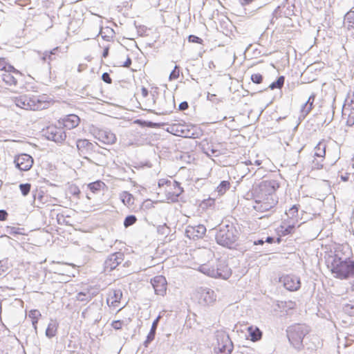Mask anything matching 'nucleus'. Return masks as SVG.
<instances>
[{
    "mask_svg": "<svg viewBox=\"0 0 354 354\" xmlns=\"http://www.w3.org/2000/svg\"><path fill=\"white\" fill-rule=\"evenodd\" d=\"M277 201L275 199L262 200V201H256L254 208L257 211L261 212H267L275 206Z\"/></svg>",
    "mask_w": 354,
    "mask_h": 354,
    "instance_id": "20",
    "label": "nucleus"
},
{
    "mask_svg": "<svg viewBox=\"0 0 354 354\" xmlns=\"http://www.w3.org/2000/svg\"><path fill=\"white\" fill-rule=\"evenodd\" d=\"M122 202L127 206H131L134 203V197L128 192H123L120 194Z\"/></svg>",
    "mask_w": 354,
    "mask_h": 354,
    "instance_id": "28",
    "label": "nucleus"
},
{
    "mask_svg": "<svg viewBox=\"0 0 354 354\" xmlns=\"http://www.w3.org/2000/svg\"><path fill=\"white\" fill-rule=\"evenodd\" d=\"M30 110H39L46 108V102L37 95H30Z\"/></svg>",
    "mask_w": 354,
    "mask_h": 354,
    "instance_id": "24",
    "label": "nucleus"
},
{
    "mask_svg": "<svg viewBox=\"0 0 354 354\" xmlns=\"http://www.w3.org/2000/svg\"><path fill=\"white\" fill-rule=\"evenodd\" d=\"M69 192L73 196H78L80 194V190L77 186L72 185L69 188Z\"/></svg>",
    "mask_w": 354,
    "mask_h": 354,
    "instance_id": "49",
    "label": "nucleus"
},
{
    "mask_svg": "<svg viewBox=\"0 0 354 354\" xmlns=\"http://www.w3.org/2000/svg\"><path fill=\"white\" fill-rule=\"evenodd\" d=\"M95 138L106 145H112L116 140L115 135L109 129L97 130L95 133Z\"/></svg>",
    "mask_w": 354,
    "mask_h": 354,
    "instance_id": "16",
    "label": "nucleus"
},
{
    "mask_svg": "<svg viewBox=\"0 0 354 354\" xmlns=\"http://www.w3.org/2000/svg\"><path fill=\"white\" fill-rule=\"evenodd\" d=\"M8 217V213L4 209H0V221H6Z\"/></svg>",
    "mask_w": 354,
    "mask_h": 354,
    "instance_id": "55",
    "label": "nucleus"
},
{
    "mask_svg": "<svg viewBox=\"0 0 354 354\" xmlns=\"http://www.w3.org/2000/svg\"><path fill=\"white\" fill-rule=\"evenodd\" d=\"M171 182H172V180L162 178L158 180V186L160 187H164L165 185L166 186L165 189H169V187L171 185Z\"/></svg>",
    "mask_w": 354,
    "mask_h": 354,
    "instance_id": "47",
    "label": "nucleus"
},
{
    "mask_svg": "<svg viewBox=\"0 0 354 354\" xmlns=\"http://www.w3.org/2000/svg\"><path fill=\"white\" fill-rule=\"evenodd\" d=\"M265 243V241L263 239H259L254 242V245H263Z\"/></svg>",
    "mask_w": 354,
    "mask_h": 354,
    "instance_id": "64",
    "label": "nucleus"
},
{
    "mask_svg": "<svg viewBox=\"0 0 354 354\" xmlns=\"http://www.w3.org/2000/svg\"><path fill=\"white\" fill-rule=\"evenodd\" d=\"M251 80L255 84H260L263 81V76L260 73L252 74Z\"/></svg>",
    "mask_w": 354,
    "mask_h": 354,
    "instance_id": "44",
    "label": "nucleus"
},
{
    "mask_svg": "<svg viewBox=\"0 0 354 354\" xmlns=\"http://www.w3.org/2000/svg\"><path fill=\"white\" fill-rule=\"evenodd\" d=\"M326 155V145L319 142L315 147V156L324 158Z\"/></svg>",
    "mask_w": 354,
    "mask_h": 354,
    "instance_id": "31",
    "label": "nucleus"
},
{
    "mask_svg": "<svg viewBox=\"0 0 354 354\" xmlns=\"http://www.w3.org/2000/svg\"><path fill=\"white\" fill-rule=\"evenodd\" d=\"M345 102L352 110H354V88L348 93Z\"/></svg>",
    "mask_w": 354,
    "mask_h": 354,
    "instance_id": "37",
    "label": "nucleus"
},
{
    "mask_svg": "<svg viewBox=\"0 0 354 354\" xmlns=\"http://www.w3.org/2000/svg\"><path fill=\"white\" fill-rule=\"evenodd\" d=\"M43 136L48 140L61 143L65 140L66 138V133L62 127H57L50 125L42 131Z\"/></svg>",
    "mask_w": 354,
    "mask_h": 354,
    "instance_id": "7",
    "label": "nucleus"
},
{
    "mask_svg": "<svg viewBox=\"0 0 354 354\" xmlns=\"http://www.w3.org/2000/svg\"><path fill=\"white\" fill-rule=\"evenodd\" d=\"M346 125L348 127H352L354 125V115L349 114L346 120Z\"/></svg>",
    "mask_w": 354,
    "mask_h": 354,
    "instance_id": "52",
    "label": "nucleus"
},
{
    "mask_svg": "<svg viewBox=\"0 0 354 354\" xmlns=\"http://www.w3.org/2000/svg\"><path fill=\"white\" fill-rule=\"evenodd\" d=\"M26 110H30V95H26Z\"/></svg>",
    "mask_w": 354,
    "mask_h": 354,
    "instance_id": "56",
    "label": "nucleus"
},
{
    "mask_svg": "<svg viewBox=\"0 0 354 354\" xmlns=\"http://www.w3.org/2000/svg\"><path fill=\"white\" fill-rule=\"evenodd\" d=\"M31 185L30 183H22L19 185V189L23 196H27L30 191Z\"/></svg>",
    "mask_w": 354,
    "mask_h": 354,
    "instance_id": "40",
    "label": "nucleus"
},
{
    "mask_svg": "<svg viewBox=\"0 0 354 354\" xmlns=\"http://www.w3.org/2000/svg\"><path fill=\"white\" fill-rule=\"evenodd\" d=\"M331 272L335 277L340 279H346L354 275V261L349 259L342 260L335 256L331 262Z\"/></svg>",
    "mask_w": 354,
    "mask_h": 354,
    "instance_id": "2",
    "label": "nucleus"
},
{
    "mask_svg": "<svg viewBox=\"0 0 354 354\" xmlns=\"http://www.w3.org/2000/svg\"><path fill=\"white\" fill-rule=\"evenodd\" d=\"M274 239L272 236H268L265 241V242H267L268 243H272L274 242Z\"/></svg>",
    "mask_w": 354,
    "mask_h": 354,
    "instance_id": "63",
    "label": "nucleus"
},
{
    "mask_svg": "<svg viewBox=\"0 0 354 354\" xmlns=\"http://www.w3.org/2000/svg\"><path fill=\"white\" fill-rule=\"evenodd\" d=\"M57 329V324L55 321L51 320L50 322L48 324L47 328L46 330V335L48 338H51L56 335Z\"/></svg>",
    "mask_w": 354,
    "mask_h": 354,
    "instance_id": "29",
    "label": "nucleus"
},
{
    "mask_svg": "<svg viewBox=\"0 0 354 354\" xmlns=\"http://www.w3.org/2000/svg\"><path fill=\"white\" fill-rule=\"evenodd\" d=\"M217 344L215 347L216 354H230L233 350V344L228 335L220 333L216 335Z\"/></svg>",
    "mask_w": 354,
    "mask_h": 354,
    "instance_id": "8",
    "label": "nucleus"
},
{
    "mask_svg": "<svg viewBox=\"0 0 354 354\" xmlns=\"http://www.w3.org/2000/svg\"><path fill=\"white\" fill-rule=\"evenodd\" d=\"M284 82L285 77L283 76H280L276 81L273 82L269 85V88L271 90L274 88H281L284 84Z\"/></svg>",
    "mask_w": 354,
    "mask_h": 354,
    "instance_id": "35",
    "label": "nucleus"
},
{
    "mask_svg": "<svg viewBox=\"0 0 354 354\" xmlns=\"http://www.w3.org/2000/svg\"><path fill=\"white\" fill-rule=\"evenodd\" d=\"M250 339L253 342L259 340L262 337V332L257 327L250 326L248 328Z\"/></svg>",
    "mask_w": 354,
    "mask_h": 354,
    "instance_id": "27",
    "label": "nucleus"
},
{
    "mask_svg": "<svg viewBox=\"0 0 354 354\" xmlns=\"http://www.w3.org/2000/svg\"><path fill=\"white\" fill-rule=\"evenodd\" d=\"M122 297L121 290H113L109 292V297L107 298V303L111 302V305L116 306V303H119Z\"/></svg>",
    "mask_w": 354,
    "mask_h": 354,
    "instance_id": "25",
    "label": "nucleus"
},
{
    "mask_svg": "<svg viewBox=\"0 0 354 354\" xmlns=\"http://www.w3.org/2000/svg\"><path fill=\"white\" fill-rule=\"evenodd\" d=\"M206 232V227L203 225L188 226L185 233L189 239H198L202 238Z\"/></svg>",
    "mask_w": 354,
    "mask_h": 354,
    "instance_id": "19",
    "label": "nucleus"
},
{
    "mask_svg": "<svg viewBox=\"0 0 354 354\" xmlns=\"http://www.w3.org/2000/svg\"><path fill=\"white\" fill-rule=\"evenodd\" d=\"M23 229L16 227L8 226L6 228V232L10 234V235H16V234H23V232L21 231Z\"/></svg>",
    "mask_w": 354,
    "mask_h": 354,
    "instance_id": "41",
    "label": "nucleus"
},
{
    "mask_svg": "<svg viewBox=\"0 0 354 354\" xmlns=\"http://www.w3.org/2000/svg\"><path fill=\"white\" fill-rule=\"evenodd\" d=\"M188 41L192 43L202 44L203 39L196 35H191L188 37Z\"/></svg>",
    "mask_w": 354,
    "mask_h": 354,
    "instance_id": "48",
    "label": "nucleus"
},
{
    "mask_svg": "<svg viewBox=\"0 0 354 354\" xmlns=\"http://www.w3.org/2000/svg\"><path fill=\"white\" fill-rule=\"evenodd\" d=\"M2 81L9 86H16L19 80L22 78V73L13 66H8V69L1 75Z\"/></svg>",
    "mask_w": 354,
    "mask_h": 354,
    "instance_id": "9",
    "label": "nucleus"
},
{
    "mask_svg": "<svg viewBox=\"0 0 354 354\" xmlns=\"http://www.w3.org/2000/svg\"><path fill=\"white\" fill-rule=\"evenodd\" d=\"M131 59L129 57H128L126 62L123 64L122 66L129 68L131 66Z\"/></svg>",
    "mask_w": 354,
    "mask_h": 354,
    "instance_id": "57",
    "label": "nucleus"
},
{
    "mask_svg": "<svg viewBox=\"0 0 354 354\" xmlns=\"http://www.w3.org/2000/svg\"><path fill=\"white\" fill-rule=\"evenodd\" d=\"M97 143H92L87 139H78L76 141V147L80 156L86 160L97 148Z\"/></svg>",
    "mask_w": 354,
    "mask_h": 354,
    "instance_id": "11",
    "label": "nucleus"
},
{
    "mask_svg": "<svg viewBox=\"0 0 354 354\" xmlns=\"http://www.w3.org/2000/svg\"><path fill=\"white\" fill-rule=\"evenodd\" d=\"M57 50H58V47H56L50 51L46 50L42 53H39V55H41L40 59L44 62H48L49 70L51 68L50 67V62L55 59V55H56V53Z\"/></svg>",
    "mask_w": 354,
    "mask_h": 354,
    "instance_id": "23",
    "label": "nucleus"
},
{
    "mask_svg": "<svg viewBox=\"0 0 354 354\" xmlns=\"http://www.w3.org/2000/svg\"><path fill=\"white\" fill-rule=\"evenodd\" d=\"M308 328L304 324H295L288 327L287 336L290 343L297 350H301L304 347L303 339L308 333Z\"/></svg>",
    "mask_w": 354,
    "mask_h": 354,
    "instance_id": "6",
    "label": "nucleus"
},
{
    "mask_svg": "<svg viewBox=\"0 0 354 354\" xmlns=\"http://www.w3.org/2000/svg\"><path fill=\"white\" fill-rule=\"evenodd\" d=\"M278 187L279 183L276 180H263L253 189L252 195L256 201L274 199V194Z\"/></svg>",
    "mask_w": 354,
    "mask_h": 354,
    "instance_id": "4",
    "label": "nucleus"
},
{
    "mask_svg": "<svg viewBox=\"0 0 354 354\" xmlns=\"http://www.w3.org/2000/svg\"><path fill=\"white\" fill-rule=\"evenodd\" d=\"M344 24L348 29L354 28V11L350 10L345 15Z\"/></svg>",
    "mask_w": 354,
    "mask_h": 354,
    "instance_id": "30",
    "label": "nucleus"
},
{
    "mask_svg": "<svg viewBox=\"0 0 354 354\" xmlns=\"http://www.w3.org/2000/svg\"><path fill=\"white\" fill-rule=\"evenodd\" d=\"M279 282L289 291H297L301 287L300 278L295 275H283L279 278Z\"/></svg>",
    "mask_w": 354,
    "mask_h": 354,
    "instance_id": "12",
    "label": "nucleus"
},
{
    "mask_svg": "<svg viewBox=\"0 0 354 354\" xmlns=\"http://www.w3.org/2000/svg\"><path fill=\"white\" fill-rule=\"evenodd\" d=\"M26 95H21L18 97H16L15 100V104L21 109L26 110Z\"/></svg>",
    "mask_w": 354,
    "mask_h": 354,
    "instance_id": "39",
    "label": "nucleus"
},
{
    "mask_svg": "<svg viewBox=\"0 0 354 354\" xmlns=\"http://www.w3.org/2000/svg\"><path fill=\"white\" fill-rule=\"evenodd\" d=\"M214 292L209 288H201L198 292V302L203 305H209L216 301Z\"/></svg>",
    "mask_w": 354,
    "mask_h": 354,
    "instance_id": "15",
    "label": "nucleus"
},
{
    "mask_svg": "<svg viewBox=\"0 0 354 354\" xmlns=\"http://www.w3.org/2000/svg\"><path fill=\"white\" fill-rule=\"evenodd\" d=\"M188 107H189V105H188L187 102L184 101V102H182L181 103H180V104L178 106V109L180 111H185L188 109Z\"/></svg>",
    "mask_w": 354,
    "mask_h": 354,
    "instance_id": "54",
    "label": "nucleus"
},
{
    "mask_svg": "<svg viewBox=\"0 0 354 354\" xmlns=\"http://www.w3.org/2000/svg\"><path fill=\"white\" fill-rule=\"evenodd\" d=\"M41 315L38 310H31L28 313V317L32 319H39V317H41Z\"/></svg>",
    "mask_w": 354,
    "mask_h": 354,
    "instance_id": "43",
    "label": "nucleus"
},
{
    "mask_svg": "<svg viewBox=\"0 0 354 354\" xmlns=\"http://www.w3.org/2000/svg\"><path fill=\"white\" fill-rule=\"evenodd\" d=\"M124 260V254L115 252L111 254L104 261V268L105 272H111L115 269Z\"/></svg>",
    "mask_w": 354,
    "mask_h": 354,
    "instance_id": "13",
    "label": "nucleus"
},
{
    "mask_svg": "<svg viewBox=\"0 0 354 354\" xmlns=\"http://www.w3.org/2000/svg\"><path fill=\"white\" fill-rule=\"evenodd\" d=\"M151 283L156 294L164 295L167 290V280L165 277L158 275L151 279Z\"/></svg>",
    "mask_w": 354,
    "mask_h": 354,
    "instance_id": "17",
    "label": "nucleus"
},
{
    "mask_svg": "<svg viewBox=\"0 0 354 354\" xmlns=\"http://www.w3.org/2000/svg\"><path fill=\"white\" fill-rule=\"evenodd\" d=\"M343 310L350 316H354V299L343 304Z\"/></svg>",
    "mask_w": 354,
    "mask_h": 354,
    "instance_id": "33",
    "label": "nucleus"
},
{
    "mask_svg": "<svg viewBox=\"0 0 354 354\" xmlns=\"http://www.w3.org/2000/svg\"><path fill=\"white\" fill-rule=\"evenodd\" d=\"M141 92L144 97H146L149 94L148 90L145 87L142 88Z\"/></svg>",
    "mask_w": 354,
    "mask_h": 354,
    "instance_id": "58",
    "label": "nucleus"
},
{
    "mask_svg": "<svg viewBox=\"0 0 354 354\" xmlns=\"http://www.w3.org/2000/svg\"><path fill=\"white\" fill-rule=\"evenodd\" d=\"M315 99V94L312 93L306 103L302 106L301 112L304 117L307 115L313 109V105Z\"/></svg>",
    "mask_w": 354,
    "mask_h": 354,
    "instance_id": "26",
    "label": "nucleus"
},
{
    "mask_svg": "<svg viewBox=\"0 0 354 354\" xmlns=\"http://www.w3.org/2000/svg\"><path fill=\"white\" fill-rule=\"evenodd\" d=\"M230 187V183L227 180H223L220 183L216 190L220 195L224 194Z\"/></svg>",
    "mask_w": 354,
    "mask_h": 354,
    "instance_id": "34",
    "label": "nucleus"
},
{
    "mask_svg": "<svg viewBox=\"0 0 354 354\" xmlns=\"http://www.w3.org/2000/svg\"><path fill=\"white\" fill-rule=\"evenodd\" d=\"M105 186V184L100 181L97 180L93 183H91L88 185V188L91 190V192L93 194H96L101 190V189Z\"/></svg>",
    "mask_w": 354,
    "mask_h": 354,
    "instance_id": "32",
    "label": "nucleus"
},
{
    "mask_svg": "<svg viewBox=\"0 0 354 354\" xmlns=\"http://www.w3.org/2000/svg\"><path fill=\"white\" fill-rule=\"evenodd\" d=\"M295 228L294 224L288 225L284 230L283 234H291Z\"/></svg>",
    "mask_w": 354,
    "mask_h": 354,
    "instance_id": "53",
    "label": "nucleus"
},
{
    "mask_svg": "<svg viewBox=\"0 0 354 354\" xmlns=\"http://www.w3.org/2000/svg\"><path fill=\"white\" fill-rule=\"evenodd\" d=\"M38 320H39V319L32 320V326H33V328H34L35 331V333H37V323H38Z\"/></svg>",
    "mask_w": 354,
    "mask_h": 354,
    "instance_id": "59",
    "label": "nucleus"
},
{
    "mask_svg": "<svg viewBox=\"0 0 354 354\" xmlns=\"http://www.w3.org/2000/svg\"><path fill=\"white\" fill-rule=\"evenodd\" d=\"M76 298H77V300L80 301H88L91 300V297L90 296V295H87L83 292H80L77 293Z\"/></svg>",
    "mask_w": 354,
    "mask_h": 354,
    "instance_id": "42",
    "label": "nucleus"
},
{
    "mask_svg": "<svg viewBox=\"0 0 354 354\" xmlns=\"http://www.w3.org/2000/svg\"><path fill=\"white\" fill-rule=\"evenodd\" d=\"M215 96H216V95L211 94L210 93L208 92L207 94V100L212 101L213 100V97H214Z\"/></svg>",
    "mask_w": 354,
    "mask_h": 354,
    "instance_id": "62",
    "label": "nucleus"
},
{
    "mask_svg": "<svg viewBox=\"0 0 354 354\" xmlns=\"http://www.w3.org/2000/svg\"><path fill=\"white\" fill-rule=\"evenodd\" d=\"M100 34L102 35V37L106 41H110L111 38H112V36H109L107 35H104L102 31L100 32Z\"/></svg>",
    "mask_w": 354,
    "mask_h": 354,
    "instance_id": "60",
    "label": "nucleus"
},
{
    "mask_svg": "<svg viewBox=\"0 0 354 354\" xmlns=\"http://www.w3.org/2000/svg\"><path fill=\"white\" fill-rule=\"evenodd\" d=\"M137 221V218L134 215L127 216L124 221V226L127 228L133 225Z\"/></svg>",
    "mask_w": 354,
    "mask_h": 354,
    "instance_id": "38",
    "label": "nucleus"
},
{
    "mask_svg": "<svg viewBox=\"0 0 354 354\" xmlns=\"http://www.w3.org/2000/svg\"><path fill=\"white\" fill-rule=\"evenodd\" d=\"M123 322L120 320H115L112 322L111 326L115 330H120L122 327Z\"/></svg>",
    "mask_w": 354,
    "mask_h": 354,
    "instance_id": "50",
    "label": "nucleus"
},
{
    "mask_svg": "<svg viewBox=\"0 0 354 354\" xmlns=\"http://www.w3.org/2000/svg\"><path fill=\"white\" fill-rule=\"evenodd\" d=\"M179 77V69L178 66H175L174 70L171 72L169 75V80H176Z\"/></svg>",
    "mask_w": 354,
    "mask_h": 354,
    "instance_id": "46",
    "label": "nucleus"
},
{
    "mask_svg": "<svg viewBox=\"0 0 354 354\" xmlns=\"http://www.w3.org/2000/svg\"><path fill=\"white\" fill-rule=\"evenodd\" d=\"M160 316L158 315L153 322L150 331L147 336V339L144 342V345L147 347L155 338L156 329L159 323Z\"/></svg>",
    "mask_w": 354,
    "mask_h": 354,
    "instance_id": "22",
    "label": "nucleus"
},
{
    "mask_svg": "<svg viewBox=\"0 0 354 354\" xmlns=\"http://www.w3.org/2000/svg\"><path fill=\"white\" fill-rule=\"evenodd\" d=\"M109 151L106 149H100L99 146L87 157L86 160L92 164L102 166L106 163V156Z\"/></svg>",
    "mask_w": 354,
    "mask_h": 354,
    "instance_id": "10",
    "label": "nucleus"
},
{
    "mask_svg": "<svg viewBox=\"0 0 354 354\" xmlns=\"http://www.w3.org/2000/svg\"><path fill=\"white\" fill-rule=\"evenodd\" d=\"M299 207L297 205H292L288 211L286 212L287 216L290 218H297Z\"/></svg>",
    "mask_w": 354,
    "mask_h": 354,
    "instance_id": "36",
    "label": "nucleus"
},
{
    "mask_svg": "<svg viewBox=\"0 0 354 354\" xmlns=\"http://www.w3.org/2000/svg\"><path fill=\"white\" fill-rule=\"evenodd\" d=\"M80 123V118L75 114H70L66 115L62 119V122L59 124L63 126V128L71 129L76 127Z\"/></svg>",
    "mask_w": 354,
    "mask_h": 354,
    "instance_id": "21",
    "label": "nucleus"
},
{
    "mask_svg": "<svg viewBox=\"0 0 354 354\" xmlns=\"http://www.w3.org/2000/svg\"><path fill=\"white\" fill-rule=\"evenodd\" d=\"M14 162L19 170L28 171L32 166L33 158L27 153H22L16 156Z\"/></svg>",
    "mask_w": 354,
    "mask_h": 354,
    "instance_id": "14",
    "label": "nucleus"
},
{
    "mask_svg": "<svg viewBox=\"0 0 354 354\" xmlns=\"http://www.w3.org/2000/svg\"><path fill=\"white\" fill-rule=\"evenodd\" d=\"M199 271L211 277L224 279H228L232 274L231 269L224 259H218L216 266L203 264L199 267Z\"/></svg>",
    "mask_w": 354,
    "mask_h": 354,
    "instance_id": "3",
    "label": "nucleus"
},
{
    "mask_svg": "<svg viewBox=\"0 0 354 354\" xmlns=\"http://www.w3.org/2000/svg\"><path fill=\"white\" fill-rule=\"evenodd\" d=\"M12 65L8 64L6 61L5 58L0 57V71L3 72L6 71L8 66H11Z\"/></svg>",
    "mask_w": 354,
    "mask_h": 354,
    "instance_id": "45",
    "label": "nucleus"
},
{
    "mask_svg": "<svg viewBox=\"0 0 354 354\" xmlns=\"http://www.w3.org/2000/svg\"><path fill=\"white\" fill-rule=\"evenodd\" d=\"M240 232L233 223L221 224L215 236L216 243L227 248H233L236 245Z\"/></svg>",
    "mask_w": 354,
    "mask_h": 354,
    "instance_id": "1",
    "label": "nucleus"
},
{
    "mask_svg": "<svg viewBox=\"0 0 354 354\" xmlns=\"http://www.w3.org/2000/svg\"><path fill=\"white\" fill-rule=\"evenodd\" d=\"M109 48L108 47L105 48L103 50L102 57L106 58L109 55Z\"/></svg>",
    "mask_w": 354,
    "mask_h": 354,
    "instance_id": "61",
    "label": "nucleus"
},
{
    "mask_svg": "<svg viewBox=\"0 0 354 354\" xmlns=\"http://www.w3.org/2000/svg\"><path fill=\"white\" fill-rule=\"evenodd\" d=\"M153 96V103L158 111L148 109L151 113L156 114L167 115L173 111L176 107L174 96L171 93H164L162 95Z\"/></svg>",
    "mask_w": 354,
    "mask_h": 354,
    "instance_id": "5",
    "label": "nucleus"
},
{
    "mask_svg": "<svg viewBox=\"0 0 354 354\" xmlns=\"http://www.w3.org/2000/svg\"><path fill=\"white\" fill-rule=\"evenodd\" d=\"M102 79L104 82L107 84H111L112 82V79L108 73H104L102 75Z\"/></svg>",
    "mask_w": 354,
    "mask_h": 354,
    "instance_id": "51",
    "label": "nucleus"
},
{
    "mask_svg": "<svg viewBox=\"0 0 354 354\" xmlns=\"http://www.w3.org/2000/svg\"><path fill=\"white\" fill-rule=\"evenodd\" d=\"M183 192V187L176 180H172L169 189H165L167 198L173 202L177 201L178 196Z\"/></svg>",
    "mask_w": 354,
    "mask_h": 354,
    "instance_id": "18",
    "label": "nucleus"
}]
</instances>
